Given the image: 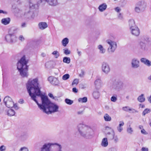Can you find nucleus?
<instances>
[{"label": "nucleus", "instance_id": "nucleus-1", "mask_svg": "<svg viewBox=\"0 0 151 151\" xmlns=\"http://www.w3.org/2000/svg\"><path fill=\"white\" fill-rule=\"evenodd\" d=\"M27 88L29 95L32 100L37 102L38 98L43 95L40 91V83L38 77L30 79L26 84Z\"/></svg>", "mask_w": 151, "mask_h": 151}, {"label": "nucleus", "instance_id": "nucleus-2", "mask_svg": "<svg viewBox=\"0 0 151 151\" xmlns=\"http://www.w3.org/2000/svg\"><path fill=\"white\" fill-rule=\"evenodd\" d=\"M40 98L42 101L41 104L38 103V100L35 102L43 112L49 114L58 111L59 107L58 105L51 103L47 96L42 95Z\"/></svg>", "mask_w": 151, "mask_h": 151}, {"label": "nucleus", "instance_id": "nucleus-3", "mask_svg": "<svg viewBox=\"0 0 151 151\" xmlns=\"http://www.w3.org/2000/svg\"><path fill=\"white\" fill-rule=\"evenodd\" d=\"M28 60L26 59L24 55L18 61L17 63V68L20 75L23 78H27L29 75L28 66L27 65Z\"/></svg>", "mask_w": 151, "mask_h": 151}, {"label": "nucleus", "instance_id": "nucleus-4", "mask_svg": "<svg viewBox=\"0 0 151 151\" xmlns=\"http://www.w3.org/2000/svg\"><path fill=\"white\" fill-rule=\"evenodd\" d=\"M77 127L79 133L81 137L86 139H91L93 137V130L90 126L80 123Z\"/></svg>", "mask_w": 151, "mask_h": 151}, {"label": "nucleus", "instance_id": "nucleus-5", "mask_svg": "<svg viewBox=\"0 0 151 151\" xmlns=\"http://www.w3.org/2000/svg\"><path fill=\"white\" fill-rule=\"evenodd\" d=\"M62 145L57 143L45 144L41 148V151H63Z\"/></svg>", "mask_w": 151, "mask_h": 151}, {"label": "nucleus", "instance_id": "nucleus-6", "mask_svg": "<svg viewBox=\"0 0 151 151\" xmlns=\"http://www.w3.org/2000/svg\"><path fill=\"white\" fill-rule=\"evenodd\" d=\"M37 5L31 2H29V8L26 9L24 13V16L28 18H34L37 16L38 11L37 10Z\"/></svg>", "mask_w": 151, "mask_h": 151}, {"label": "nucleus", "instance_id": "nucleus-7", "mask_svg": "<svg viewBox=\"0 0 151 151\" xmlns=\"http://www.w3.org/2000/svg\"><path fill=\"white\" fill-rule=\"evenodd\" d=\"M4 103L9 108H14L16 110H17L19 109L17 104H14L12 99L9 96L5 97L4 99Z\"/></svg>", "mask_w": 151, "mask_h": 151}, {"label": "nucleus", "instance_id": "nucleus-8", "mask_svg": "<svg viewBox=\"0 0 151 151\" xmlns=\"http://www.w3.org/2000/svg\"><path fill=\"white\" fill-rule=\"evenodd\" d=\"M147 7L146 3L143 0L138 1L136 4L134 11L137 13H139L144 11Z\"/></svg>", "mask_w": 151, "mask_h": 151}, {"label": "nucleus", "instance_id": "nucleus-9", "mask_svg": "<svg viewBox=\"0 0 151 151\" xmlns=\"http://www.w3.org/2000/svg\"><path fill=\"white\" fill-rule=\"evenodd\" d=\"M106 42L109 45L108 51L109 53H112L114 52L117 47L116 42L110 40L106 41Z\"/></svg>", "mask_w": 151, "mask_h": 151}, {"label": "nucleus", "instance_id": "nucleus-10", "mask_svg": "<svg viewBox=\"0 0 151 151\" xmlns=\"http://www.w3.org/2000/svg\"><path fill=\"white\" fill-rule=\"evenodd\" d=\"M124 85V83L122 81L117 80L114 82L112 87L115 90L119 91L123 89Z\"/></svg>", "mask_w": 151, "mask_h": 151}, {"label": "nucleus", "instance_id": "nucleus-11", "mask_svg": "<svg viewBox=\"0 0 151 151\" xmlns=\"http://www.w3.org/2000/svg\"><path fill=\"white\" fill-rule=\"evenodd\" d=\"M101 69L104 74L106 75L108 74L111 70V68L109 63L105 62H103L101 64Z\"/></svg>", "mask_w": 151, "mask_h": 151}, {"label": "nucleus", "instance_id": "nucleus-12", "mask_svg": "<svg viewBox=\"0 0 151 151\" xmlns=\"http://www.w3.org/2000/svg\"><path fill=\"white\" fill-rule=\"evenodd\" d=\"M131 66L133 68H137L139 66V61L137 58H134L131 61Z\"/></svg>", "mask_w": 151, "mask_h": 151}, {"label": "nucleus", "instance_id": "nucleus-13", "mask_svg": "<svg viewBox=\"0 0 151 151\" xmlns=\"http://www.w3.org/2000/svg\"><path fill=\"white\" fill-rule=\"evenodd\" d=\"M16 36L14 35L10 34L7 35L5 37L6 40L9 43L13 42Z\"/></svg>", "mask_w": 151, "mask_h": 151}, {"label": "nucleus", "instance_id": "nucleus-14", "mask_svg": "<svg viewBox=\"0 0 151 151\" xmlns=\"http://www.w3.org/2000/svg\"><path fill=\"white\" fill-rule=\"evenodd\" d=\"M41 3H44L45 1L47 2L49 5L52 6H55L58 4L57 0H40Z\"/></svg>", "mask_w": 151, "mask_h": 151}, {"label": "nucleus", "instance_id": "nucleus-15", "mask_svg": "<svg viewBox=\"0 0 151 151\" xmlns=\"http://www.w3.org/2000/svg\"><path fill=\"white\" fill-rule=\"evenodd\" d=\"M139 49L143 52L147 51L148 48L146 46L145 43L142 41L139 42Z\"/></svg>", "mask_w": 151, "mask_h": 151}, {"label": "nucleus", "instance_id": "nucleus-16", "mask_svg": "<svg viewBox=\"0 0 151 151\" xmlns=\"http://www.w3.org/2000/svg\"><path fill=\"white\" fill-rule=\"evenodd\" d=\"M106 128V129L108 128L111 131V132H109L106 133V134L107 137L111 139H113L115 136V133L114 130L113 129L109 127H107Z\"/></svg>", "mask_w": 151, "mask_h": 151}, {"label": "nucleus", "instance_id": "nucleus-17", "mask_svg": "<svg viewBox=\"0 0 151 151\" xmlns=\"http://www.w3.org/2000/svg\"><path fill=\"white\" fill-rule=\"evenodd\" d=\"M132 34L135 36H138L140 33L139 30L137 26L130 29Z\"/></svg>", "mask_w": 151, "mask_h": 151}, {"label": "nucleus", "instance_id": "nucleus-18", "mask_svg": "<svg viewBox=\"0 0 151 151\" xmlns=\"http://www.w3.org/2000/svg\"><path fill=\"white\" fill-rule=\"evenodd\" d=\"M101 145L103 147H106L108 145V142L107 138H103L101 141Z\"/></svg>", "mask_w": 151, "mask_h": 151}, {"label": "nucleus", "instance_id": "nucleus-19", "mask_svg": "<svg viewBox=\"0 0 151 151\" xmlns=\"http://www.w3.org/2000/svg\"><path fill=\"white\" fill-rule=\"evenodd\" d=\"M124 125V122L123 121H121L119 122V125L117 127V129L118 132H121L123 130V126Z\"/></svg>", "mask_w": 151, "mask_h": 151}, {"label": "nucleus", "instance_id": "nucleus-20", "mask_svg": "<svg viewBox=\"0 0 151 151\" xmlns=\"http://www.w3.org/2000/svg\"><path fill=\"white\" fill-rule=\"evenodd\" d=\"M94 85L96 88H99L102 85V82L101 80L100 79L96 80L94 82Z\"/></svg>", "mask_w": 151, "mask_h": 151}, {"label": "nucleus", "instance_id": "nucleus-21", "mask_svg": "<svg viewBox=\"0 0 151 151\" xmlns=\"http://www.w3.org/2000/svg\"><path fill=\"white\" fill-rule=\"evenodd\" d=\"M101 95L100 92L98 90L94 91L93 93V96L95 99H98Z\"/></svg>", "mask_w": 151, "mask_h": 151}, {"label": "nucleus", "instance_id": "nucleus-22", "mask_svg": "<svg viewBox=\"0 0 151 151\" xmlns=\"http://www.w3.org/2000/svg\"><path fill=\"white\" fill-rule=\"evenodd\" d=\"M38 26L41 30H43L47 27V24L45 22H41L39 23Z\"/></svg>", "mask_w": 151, "mask_h": 151}, {"label": "nucleus", "instance_id": "nucleus-23", "mask_svg": "<svg viewBox=\"0 0 151 151\" xmlns=\"http://www.w3.org/2000/svg\"><path fill=\"white\" fill-rule=\"evenodd\" d=\"M107 5L105 3H103L100 5L98 7V9L101 12L104 11L106 9Z\"/></svg>", "mask_w": 151, "mask_h": 151}, {"label": "nucleus", "instance_id": "nucleus-24", "mask_svg": "<svg viewBox=\"0 0 151 151\" xmlns=\"http://www.w3.org/2000/svg\"><path fill=\"white\" fill-rule=\"evenodd\" d=\"M10 19L9 18H4L1 19V22L3 24L6 25L10 23Z\"/></svg>", "mask_w": 151, "mask_h": 151}, {"label": "nucleus", "instance_id": "nucleus-25", "mask_svg": "<svg viewBox=\"0 0 151 151\" xmlns=\"http://www.w3.org/2000/svg\"><path fill=\"white\" fill-rule=\"evenodd\" d=\"M129 25L130 29L137 26L135 25L134 20L133 19H130L129 20Z\"/></svg>", "mask_w": 151, "mask_h": 151}, {"label": "nucleus", "instance_id": "nucleus-26", "mask_svg": "<svg viewBox=\"0 0 151 151\" xmlns=\"http://www.w3.org/2000/svg\"><path fill=\"white\" fill-rule=\"evenodd\" d=\"M98 48L99 50L100 53L103 54L106 52L105 49L101 45H100L98 46Z\"/></svg>", "mask_w": 151, "mask_h": 151}, {"label": "nucleus", "instance_id": "nucleus-27", "mask_svg": "<svg viewBox=\"0 0 151 151\" xmlns=\"http://www.w3.org/2000/svg\"><path fill=\"white\" fill-rule=\"evenodd\" d=\"M69 41V39L68 38H64L61 42L62 45L64 47H66Z\"/></svg>", "mask_w": 151, "mask_h": 151}, {"label": "nucleus", "instance_id": "nucleus-28", "mask_svg": "<svg viewBox=\"0 0 151 151\" xmlns=\"http://www.w3.org/2000/svg\"><path fill=\"white\" fill-rule=\"evenodd\" d=\"M104 118L106 122H110L111 120V117L108 114H105L104 115Z\"/></svg>", "mask_w": 151, "mask_h": 151}, {"label": "nucleus", "instance_id": "nucleus-29", "mask_svg": "<svg viewBox=\"0 0 151 151\" xmlns=\"http://www.w3.org/2000/svg\"><path fill=\"white\" fill-rule=\"evenodd\" d=\"M144 96V94H142L138 97L137 100L139 102H143L145 101V99Z\"/></svg>", "mask_w": 151, "mask_h": 151}, {"label": "nucleus", "instance_id": "nucleus-30", "mask_svg": "<svg viewBox=\"0 0 151 151\" xmlns=\"http://www.w3.org/2000/svg\"><path fill=\"white\" fill-rule=\"evenodd\" d=\"M15 112L12 109H9L7 112V114L8 116H12L14 115Z\"/></svg>", "mask_w": 151, "mask_h": 151}, {"label": "nucleus", "instance_id": "nucleus-31", "mask_svg": "<svg viewBox=\"0 0 151 151\" xmlns=\"http://www.w3.org/2000/svg\"><path fill=\"white\" fill-rule=\"evenodd\" d=\"M78 101L81 103H84L87 101V99L86 97H83L82 98H79L78 99Z\"/></svg>", "mask_w": 151, "mask_h": 151}, {"label": "nucleus", "instance_id": "nucleus-32", "mask_svg": "<svg viewBox=\"0 0 151 151\" xmlns=\"http://www.w3.org/2000/svg\"><path fill=\"white\" fill-rule=\"evenodd\" d=\"M63 61L64 63L69 64L70 62V58L64 57L63 58Z\"/></svg>", "mask_w": 151, "mask_h": 151}, {"label": "nucleus", "instance_id": "nucleus-33", "mask_svg": "<svg viewBox=\"0 0 151 151\" xmlns=\"http://www.w3.org/2000/svg\"><path fill=\"white\" fill-rule=\"evenodd\" d=\"M52 84L55 86L59 85L60 84L59 80L57 78H55Z\"/></svg>", "mask_w": 151, "mask_h": 151}, {"label": "nucleus", "instance_id": "nucleus-34", "mask_svg": "<svg viewBox=\"0 0 151 151\" xmlns=\"http://www.w3.org/2000/svg\"><path fill=\"white\" fill-rule=\"evenodd\" d=\"M70 75L68 74H66L62 76V79L64 81H66L70 78Z\"/></svg>", "mask_w": 151, "mask_h": 151}, {"label": "nucleus", "instance_id": "nucleus-35", "mask_svg": "<svg viewBox=\"0 0 151 151\" xmlns=\"http://www.w3.org/2000/svg\"><path fill=\"white\" fill-rule=\"evenodd\" d=\"M65 101L67 104L69 105H71L73 102V101L68 99H66L65 100Z\"/></svg>", "mask_w": 151, "mask_h": 151}, {"label": "nucleus", "instance_id": "nucleus-36", "mask_svg": "<svg viewBox=\"0 0 151 151\" xmlns=\"http://www.w3.org/2000/svg\"><path fill=\"white\" fill-rule=\"evenodd\" d=\"M52 54L54 55L55 58H57L59 56L60 54L57 51H53Z\"/></svg>", "mask_w": 151, "mask_h": 151}, {"label": "nucleus", "instance_id": "nucleus-37", "mask_svg": "<svg viewBox=\"0 0 151 151\" xmlns=\"http://www.w3.org/2000/svg\"><path fill=\"white\" fill-rule=\"evenodd\" d=\"M79 79L77 78L74 79L72 83V85L73 86L74 85H77L79 83Z\"/></svg>", "mask_w": 151, "mask_h": 151}, {"label": "nucleus", "instance_id": "nucleus-38", "mask_svg": "<svg viewBox=\"0 0 151 151\" xmlns=\"http://www.w3.org/2000/svg\"><path fill=\"white\" fill-rule=\"evenodd\" d=\"M150 110L149 109H145L144 111L143 112V115L145 116L146 114L150 113Z\"/></svg>", "mask_w": 151, "mask_h": 151}, {"label": "nucleus", "instance_id": "nucleus-39", "mask_svg": "<svg viewBox=\"0 0 151 151\" xmlns=\"http://www.w3.org/2000/svg\"><path fill=\"white\" fill-rule=\"evenodd\" d=\"M64 53L66 55H68L70 54V51L67 48L63 49Z\"/></svg>", "mask_w": 151, "mask_h": 151}, {"label": "nucleus", "instance_id": "nucleus-40", "mask_svg": "<svg viewBox=\"0 0 151 151\" xmlns=\"http://www.w3.org/2000/svg\"><path fill=\"white\" fill-rule=\"evenodd\" d=\"M19 151H29L28 148L25 147H21Z\"/></svg>", "mask_w": 151, "mask_h": 151}, {"label": "nucleus", "instance_id": "nucleus-41", "mask_svg": "<svg viewBox=\"0 0 151 151\" xmlns=\"http://www.w3.org/2000/svg\"><path fill=\"white\" fill-rule=\"evenodd\" d=\"M52 64V62H50L46 63L45 64V66L46 68H49L51 67V65Z\"/></svg>", "mask_w": 151, "mask_h": 151}, {"label": "nucleus", "instance_id": "nucleus-42", "mask_svg": "<svg viewBox=\"0 0 151 151\" xmlns=\"http://www.w3.org/2000/svg\"><path fill=\"white\" fill-rule=\"evenodd\" d=\"M129 111H130V112L131 113H136L138 112V111L135 110L134 109L130 108V109H129Z\"/></svg>", "mask_w": 151, "mask_h": 151}, {"label": "nucleus", "instance_id": "nucleus-43", "mask_svg": "<svg viewBox=\"0 0 151 151\" xmlns=\"http://www.w3.org/2000/svg\"><path fill=\"white\" fill-rule=\"evenodd\" d=\"M111 101L113 102H115L117 100V98L116 97L114 96H112L111 98Z\"/></svg>", "mask_w": 151, "mask_h": 151}, {"label": "nucleus", "instance_id": "nucleus-44", "mask_svg": "<svg viewBox=\"0 0 151 151\" xmlns=\"http://www.w3.org/2000/svg\"><path fill=\"white\" fill-rule=\"evenodd\" d=\"M54 78H55V77L50 76L48 78V80L50 83H52Z\"/></svg>", "mask_w": 151, "mask_h": 151}, {"label": "nucleus", "instance_id": "nucleus-45", "mask_svg": "<svg viewBox=\"0 0 151 151\" xmlns=\"http://www.w3.org/2000/svg\"><path fill=\"white\" fill-rule=\"evenodd\" d=\"M19 39L21 41H23L25 40V38L24 36L22 35H20L19 37Z\"/></svg>", "mask_w": 151, "mask_h": 151}, {"label": "nucleus", "instance_id": "nucleus-46", "mask_svg": "<svg viewBox=\"0 0 151 151\" xmlns=\"http://www.w3.org/2000/svg\"><path fill=\"white\" fill-rule=\"evenodd\" d=\"M6 149V147L4 145H2L0 147V151H5Z\"/></svg>", "mask_w": 151, "mask_h": 151}, {"label": "nucleus", "instance_id": "nucleus-47", "mask_svg": "<svg viewBox=\"0 0 151 151\" xmlns=\"http://www.w3.org/2000/svg\"><path fill=\"white\" fill-rule=\"evenodd\" d=\"M127 131L128 133L130 134H132L133 132L132 129V128L130 127L128 128L127 129Z\"/></svg>", "mask_w": 151, "mask_h": 151}, {"label": "nucleus", "instance_id": "nucleus-48", "mask_svg": "<svg viewBox=\"0 0 151 151\" xmlns=\"http://www.w3.org/2000/svg\"><path fill=\"white\" fill-rule=\"evenodd\" d=\"M145 64L148 66H150L151 65V61H150L148 60L147 59Z\"/></svg>", "mask_w": 151, "mask_h": 151}, {"label": "nucleus", "instance_id": "nucleus-49", "mask_svg": "<svg viewBox=\"0 0 151 151\" xmlns=\"http://www.w3.org/2000/svg\"><path fill=\"white\" fill-rule=\"evenodd\" d=\"M145 64L148 66H150L151 65V61H150L148 60L147 59Z\"/></svg>", "mask_w": 151, "mask_h": 151}, {"label": "nucleus", "instance_id": "nucleus-50", "mask_svg": "<svg viewBox=\"0 0 151 151\" xmlns=\"http://www.w3.org/2000/svg\"><path fill=\"white\" fill-rule=\"evenodd\" d=\"M141 133L144 134L146 135L148 134V133L144 129L141 130Z\"/></svg>", "mask_w": 151, "mask_h": 151}, {"label": "nucleus", "instance_id": "nucleus-51", "mask_svg": "<svg viewBox=\"0 0 151 151\" xmlns=\"http://www.w3.org/2000/svg\"><path fill=\"white\" fill-rule=\"evenodd\" d=\"M129 109H130V108L128 106H125L122 108V109L123 110L127 111H129Z\"/></svg>", "mask_w": 151, "mask_h": 151}, {"label": "nucleus", "instance_id": "nucleus-52", "mask_svg": "<svg viewBox=\"0 0 151 151\" xmlns=\"http://www.w3.org/2000/svg\"><path fill=\"white\" fill-rule=\"evenodd\" d=\"M141 151H148L149 149L147 147H143L141 149Z\"/></svg>", "mask_w": 151, "mask_h": 151}, {"label": "nucleus", "instance_id": "nucleus-53", "mask_svg": "<svg viewBox=\"0 0 151 151\" xmlns=\"http://www.w3.org/2000/svg\"><path fill=\"white\" fill-rule=\"evenodd\" d=\"M113 139H114V141L115 143L117 142L118 141V138L117 136H116L115 137L114 136Z\"/></svg>", "mask_w": 151, "mask_h": 151}, {"label": "nucleus", "instance_id": "nucleus-54", "mask_svg": "<svg viewBox=\"0 0 151 151\" xmlns=\"http://www.w3.org/2000/svg\"><path fill=\"white\" fill-rule=\"evenodd\" d=\"M147 60V59H146V58H142L140 60L141 62L145 64L146 62V61Z\"/></svg>", "mask_w": 151, "mask_h": 151}, {"label": "nucleus", "instance_id": "nucleus-55", "mask_svg": "<svg viewBox=\"0 0 151 151\" xmlns=\"http://www.w3.org/2000/svg\"><path fill=\"white\" fill-rule=\"evenodd\" d=\"M83 110L77 112V114L78 115H82L83 114Z\"/></svg>", "mask_w": 151, "mask_h": 151}, {"label": "nucleus", "instance_id": "nucleus-56", "mask_svg": "<svg viewBox=\"0 0 151 151\" xmlns=\"http://www.w3.org/2000/svg\"><path fill=\"white\" fill-rule=\"evenodd\" d=\"M109 151H117L116 149L114 147H111L109 150Z\"/></svg>", "mask_w": 151, "mask_h": 151}, {"label": "nucleus", "instance_id": "nucleus-57", "mask_svg": "<svg viewBox=\"0 0 151 151\" xmlns=\"http://www.w3.org/2000/svg\"><path fill=\"white\" fill-rule=\"evenodd\" d=\"M115 10L117 12H119L120 10V9L119 7H116L115 9Z\"/></svg>", "mask_w": 151, "mask_h": 151}, {"label": "nucleus", "instance_id": "nucleus-58", "mask_svg": "<svg viewBox=\"0 0 151 151\" xmlns=\"http://www.w3.org/2000/svg\"><path fill=\"white\" fill-rule=\"evenodd\" d=\"M74 93H76L78 92V90L76 88H74L72 89Z\"/></svg>", "mask_w": 151, "mask_h": 151}, {"label": "nucleus", "instance_id": "nucleus-59", "mask_svg": "<svg viewBox=\"0 0 151 151\" xmlns=\"http://www.w3.org/2000/svg\"><path fill=\"white\" fill-rule=\"evenodd\" d=\"M84 75V72L83 71H81V73L79 74V76L82 77H83Z\"/></svg>", "mask_w": 151, "mask_h": 151}, {"label": "nucleus", "instance_id": "nucleus-60", "mask_svg": "<svg viewBox=\"0 0 151 151\" xmlns=\"http://www.w3.org/2000/svg\"><path fill=\"white\" fill-rule=\"evenodd\" d=\"M19 103L20 104H23L24 103V101L22 99H20L19 101Z\"/></svg>", "mask_w": 151, "mask_h": 151}, {"label": "nucleus", "instance_id": "nucleus-61", "mask_svg": "<svg viewBox=\"0 0 151 151\" xmlns=\"http://www.w3.org/2000/svg\"><path fill=\"white\" fill-rule=\"evenodd\" d=\"M77 53L78 54V55L79 56H80L81 55V52L80 51H79L78 50V49H77Z\"/></svg>", "mask_w": 151, "mask_h": 151}, {"label": "nucleus", "instance_id": "nucleus-62", "mask_svg": "<svg viewBox=\"0 0 151 151\" xmlns=\"http://www.w3.org/2000/svg\"><path fill=\"white\" fill-rule=\"evenodd\" d=\"M48 96H49V97H50L52 99H54V97H53V95L51 93H49V94H48Z\"/></svg>", "mask_w": 151, "mask_h": 151}, {"label": "nucleus", "instance_id": "nucleus-63", "mask_svg": "<svg viewBox=\"0 0 151 151\" xmlns=\"http://www.w3.org/2000/svg\"><path fill=\"white\" fill-rule=\"evenodd\" d=\"M138 127L139 129L141 130L143 129V126L142 125H139Z\"/></svg>", "mask_w": 151, "mask_h": 151}, {"label": "nucleus", "instance_id": "nucleus-64", "mask_svg": "<svg viewBox=\"0 0 151 151\" xmlns=\"http://www.w3.org/2000/svg\"><path fill=\"white\" fill-rule=\"evenodd\" d=\"M3 13V14H6L7 13L6 12H4L3 11L0 10V13Z\"/></svg>", "mask_w": 151, "mask_h": 151}]
</instances>
